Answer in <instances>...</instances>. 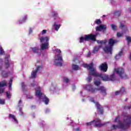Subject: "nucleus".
I'll use <instances>...</instances> for the list:
<instances>
[{
  "instance_id": "1",
  "label": "nucleus",
  "mask_w": 131,
  "mask_h": 131,
  "mask_svg": "<svg viewBox=\"0 0 131 131\" xmlns=\"http://www.w3.org/2000/svg\"><path fill=\"white\" fill-rule=\"evenodd\" d=\"M97 43H99V45L98 46H95L94 47V50L92 51V53L93 54H95V53H97L100 49L103 46H106L104 48H103V51L105 53H107V54H111V55L112 54V50H113V46H114V43L116 42H117V40L113 39L111 38L109 39V40H97ZM106 45H108L106 46Z\"/></svg>"
},
{
  "instance_id": "2",
  "label": "nucleus",
  "mask_w": 131,
  "mask_h": 131,
  "mask_svg": "<svg viewBox=\"0 0 131 131\" xmlns=\"http://www.w3.org/2000/svg\"><path fill=\"white\" fill-rule=\"evenodd\" d=\"M124 118L123 122H120V117H117L114 122L118 123V125L114 124L112 126V129H117V128H121V129H126L129 124H131V116L127 115V114L123 113L122 115Z\"/></svg>"
},
{
  "instance_id": "3",
  "label": "nucleus",
  "mask_w": 131,
  "mask_h": 131,
  "mask_svg": "<svg viewBox=\"0 0 131 131\" xmlns=\"http://www.w3.org/2000/svg\"><path fill=\"white\" fill-rule=\"evenodd\" d=\"M116 74L121 78H125V79L128 78V76L124 72V69L120 67L115 69L113 73L111 76L104 74L102 76V79L103 81H113L116 77Z\"/></svg>"
},
{
  "instance_id": "4",
  "label": "nucleus",
  "mask_w": 131,
  "mask_h": 131,
  "mask_svg": "<svg viewBox=\"0 0 131 131\" xmlns=\"http://www.w3.org/2000/svg\"><path fill=\"white\" fill-rule=\"evenodd\" d=\"M79 63L81 66H83V67L84 68H87V69L89 70V75L87 78L88 81L90 82L92 80L93 77H92L91 75L94 76L95 77H100L103 80V76H104L105 75L97 73V71H96V68H95L93 62L89 64L83 63V61L79 62Z\"/></svg>"
},
{
  "instance_id": "5",
  "label": "nucleus",
  "mask_w": 131,
  "mask_h": 131,
  "mask_svg": "<svg viewBox=\"0 0 131 131\" xmlns=\"http://www.w3.org/2000/svg\"><path fill=\"white\" fill-rule=\"evenodd\" d=\"M32 86H34L35 88V92H36V97L38 98L39 100L40 101H42L43 103L46 105H48L49 104V102L50 100L49 98L45 95L42 93L41 92L40 87L37 85V84L35 83V82H34L33 84H32Z\"/></svg>"
},
{
  "instance_id": "6",
  "label": "nucleus",
  "mask_w": 131,
  "mask_h": 131,
  "mask_svg": "<svg viewBox=\"0 0 131 131\" xmlns=\"http://www.w3.org/2000/svg\"><path fill=\"white\" fill-rule=\"evenodd\" d=\"M53 53L55 54L54 57V63L56 66H62V54H61V50L55 47L52 49Z\"/></svg>"
},
{
  "instance_id": "7",
  "label": "nucleus",
  "mask_w": 131,
  "mask_h": 131,
  "mask_svg": "<svg viewBox=\"0 0 131 131\" xmlns=\"http://www.w3.org/2000/svg\"><path fill=\"white\" fill-rule=\"evenodd\" d=\"M83 86L84 90L91 92V93H97L98 91H100L103 96H106L107 95L106 88L103 86H101L99 88H94L92 85H84Z\"/></svg>"
},
{
  "instance_id": "8",
  "label": "nucleus",
  "mask_w": 131,
  "mask_h": 131,
  "mask_svg": "<svg viewBox=\"0 0 131 131\" xmlns=\"http://www.w3.org/2000/svg\"><path fill=\"white\" fill-rule=\"evenodd\" d=\"M88 40H93V41H96V35L91 34L82 36L80 38L79 42L81 43L84 41H88Z\"/></svg>"
},
{
  "instance_id": "9",
  "label": "nucleus",
  "mask_w": 131,
  "mask_h": 131,
  "mask_svg": "<svg viewBox=\"0 0 131 131\" xmlns=\"http://www.w3.org/2000/svg\"><path fill=\"white\" fill-rule=\"evenodd\" d=\"M88 99L90 101V102H91L92 103H94L95 104L96 107L97 108V110L100 114H103V113L104 112V110H103V107L100 104H99V102L96 101V99L94 97H89Z\"/></svg>"
},
{
  "instance_id": "10",
  "label": "nucleus",
  "mask_w": 131,
  "mask_h": 131,
  "mask_svg": "<svg viewBox=\"0 0 131 131\" xmlns=\"http://www.w3.org/2000/svg\"><path fill=\"white\" fill-rule=\"evenodd\" d=\"M93 124H94V126H96V127H101L103 126V125H105L106 124L101 123V120L99 118L95 119L94 121L86 123V125L88 126H91V125H93Z\"/></svg>"
},
{
  "instance_id": "11",
  "label": "nucleus",
  "mask_w": 131,
  "mask_h": 131,
  "mask_svg": "<svg viewBox=\"0 0 131 131\" xmlns=\"http://www.w3.org/2000/svg\"><path fill=\"white\" fill-rule=\"evenodd\" d=\"M120 28H122V29L123 30V32L117 33V35L118 37H121L123 36V33H126V32H128L127 27L123 24H121L120 25Z\"/></svg>"
},
{
  "instance_id": "12",
  "label": "nucleus",
  "mask_w": 131,
  "mask_h": 131,
  "mask_svg": "<svg viewBox=\"0 0 131 131\" xmlns=\"http://www.w3.org/2000/svg\"><path fill=\"white\" fill-rule=\"evenodd\" d=\"M40 70H42V66H37L36 69L32 72L31 77L32 78H35V77H36V74L37 72H39Z\"/></svg>"
},
{
  "instance_id": "13",
  "label": "nucleus",
  "mask_w": 131,
  "mask_h": 131,
  "mask_svg": "<svg viewBox=\"0 0 131 131\" xmlns=\"http://www.w3.org/2000/svg\"><path fill=\"white\" fill-rule=\"evenodd\" d=\"M3 59L0 58V72H1V74L3 77H8L9 75V73L6 72L5 71H3Z\"/></svg>"
},
{
  "instance_id": "14",
  "label": "nucleus",
  "mask_w": 131,
  "mask_h": 131,
  "mask_svg": "<svg viewBox=\"0 0 131 131\" xmlns=\"http://www.w3.org/2000/svg\"><path fill=\"white\" fill-rule=\"evenodd\" d=\"M30 51L35 54H37L38 55H40V53H41V50L38 47H31L30 48Z\"/></svg>"
},
{
  "instance_id": "15",
  "label": "nucleus",
  "mask_w": 131,
  "mask_h": 131,
  "mask_svg": "<svg viewBox=\"0 0 131 131\" xmlns=\"http://www.w3.org/2000/svg\"><path fill=\"white\" fill-rule=\"evenodd\" d=\"M41 51L48 50L50 48V42H45V43H41L40 45Z\"/></svg>"
},
{
  "instance_id": "16",
  "label": "nucleus",
  "mask_w": 131,
  "mask_h": 131,
  "mask_svg": "<svg viewBox=\"0 0 131 131\" xmlns=\"http://www.w3.org/2000/svg\"><path fill=\"white\" fill-rule=\"evenodd\" d=\"M40 43L45 42H50V36H42L39 37Z\"/></svg>"
},
{
  "instance_id": "17",
  "label": "nucleus",
  "mask_w": 131,
  "mask_h": 131,
  "mask_svg": "<svg viewBox=\"0 0 131 131\" xmlns=\"http://www.w3.org/2000/svg\"><path fill=\"white\" fill-rule=\"evenodd\" d=\"M52 14L53 17H54V19L55 21H56V23L61 22L62 21L61 18H60L59 15H58V12L56 11H52Z\"/></svg>"
},
{
  "instance_id": "18",
  "label": "nucleus",
  "mask_w": 131,
  "mask_h": 131,
  "mask_svg": "<svg viewBox=\"0 0 131 131\" xmlns=\"http://www.w3.org/2000/svg\"><path fill=\"white\" fill-rule=\"evenodd\" d=\"M99 69L101 70V71H103V72H106L107 70H108V65L106 62L102 63L99 66Z\"/></svg>"
},
{
  "instance_id": "19",
  "label": "nucleus",
  "mask_w": 131,
  "mask_h": 131,
  "mask_svg": "<svg viewBox=\"0 0 131 131\" xmlns=\"http://www.w3.org/2000/svg\"><path fill=\"white\" fill-rule=\"evenodd\" d=\"M7 85V82L6 81H2L0 82V94H3L5 91L4 86Z\"/></svg>"
},
{
  "instance_id": "20",
  "label": "nucleus",
  "mask_w": 131,
  "mask_h": 131,
  "mask_svg": "<svg viewBox=\"0 0 131 131\" xmlns=\"http://www.w3.org/2000/svg\"><path fill=\"white\" fill-rule=\"evenodd\" d=\"M59 23H61V22L57 23V20H55V23H54L53 25V29H54V30H55V31H58L61 27V24Z\"/></svg>"
},
{
  "instance_id": "21",
  "label": "nucleus",
  "mask_w": 131,
  "mask_h": 131,
  "mask_svg": "<svg viewBox=\"0 0 131 131\" xmlns=\"http://www.w3.org/2000/svg\"><path fill=\"white\" fill-rule=\"evenodd\" d=\"M9 118L11 119V120L14 122V123H15V124H18V120H17V118H16V116H15V115L13 114H10Z\"/></svg>"
},
{
  "instance_id": "22",
  "label": "nucleus",
  "mask_w": 131,
  "mask_h": 131,
  "mask_svg": "<svg viewBox=\"0 0 131 131\" xmlns=\"http://www.w3.org/2000/svg\"><path fill=\"white\" fill-rule=\"evenodd\" d=\"M22 107H23V105H22V100H20L18 101V108L19 109L20 115H23V112H22Z\"/></svg>"
},
{
  "instance_id": "23",
  "label": "nucleus",
  "mask_w": 131,
  "mask_h": 131,
  "mask_svg": "<svg viewBox=\"0 0 131 131\" xmlns=\"http://www.w3.org/2000/svg\"><path fill=\"white\" fill-rule=\"evenodd\" d=\"M106 30V25H101L99 26L96 27V30L97 31H101V30Z\"/></svg>"
},
{
  "instance_id": "24",
  "label": "nucleus",
  "mask_w": 131,
  "mask_h": 131,
  "mask_svg": "<svg viewBox=\"0 0 131 131\" xmlns=\"http://www.w3.org/2000/svg\"><path fill=\"white\" fill-rule=\"evenodd\" d=\"M10 61V55H8L5 57V66L6 68H8L10 66L9 61Z\"/></svg>"
},
{
  "instance_id": "25",
  "label": "nucleus",
  "mask_w": 131,
  "mask_h": 131,
  "mask_svg": "<svg viewBox=\"0 0 131 131\" xmlns=\"http://www.w3.org/2000/svg\"><path fill=\"white\" fill-rule=\"evenodd\" d=\"M123 94H125V89L123 87L121 89L120 91L115 93V95H122Z\"/></svg>"
},
{
  "instance_id": "26",
  "label": "nucleus",
  "mask_w": 131,
  "mask_h": 131,
  "mask_svg": "<svg viewBox=\"0 0 131 131\" xmlns=\"http://www.w3.org/2000/svg\"><path fill=\"white\" fill-rule=\"evenodd\" d=\"M57 90H58V88L56 85H52L50 88V91L51 92H56Z\"/></svg>"
},
{
  "instance_id": "27",
  "label": "nucleus",
  "mask_w": 131,
  "mask_h": 131,
  "mask_svg": "<svg viewBox=\"0 0 131 131\" xmlns=\"http://www.w3.org/2000/svg\"><path fill=\"white\" fill-rule=\"evenodd\" d=\"M72 68H73V70L77 71V70H79V69H80V67L78 66V65L73 64Z\"/></svg>"
},
{
  "instance_id": "28",
  "label": "nucleus",
  "mask_w": 131,
  "mask_h": 131,
  "mask_svg": "<svg viewBox=\"0 0 131 131\" xmlns=\"http://www.w3.org/2000/svg\"><path fill=\"white\" fill-rule=\"evenodd\" d=\"M28 19V16L27 15H25L22 17V20L24 21V23H25L26 21H27V19Z\"/></svg>"
},
{
  "instance_id": "29",
  "label": "nucleus",
  "mask_w": 131,
  "mask_h": 131,
  "mask_svg": "<svg viewBox=\"0 0 131 131\" xmlns=\"http://www.w3.org/2000/svg\"><path fill=\"white\" fill-rule=\"evenodd\" d=\"M123 52H122V51H120L119 54L118 55H117L116 56V59H119V58H120V57H121L122 55H123Z\"/></svg>"
},
{
  "instance_id": "30",
  "label": "nucleus",
  "mask_w": 131,
  "mask_h": 131,
  "mask_svg": "<svg viewBox=\"0 0 131 131\" xmlns=\"http://www.w3.org/2000/svg\"><path fill=\"white\" fill-rule=\"evenodd\" d=\"M0 105H6V99L0 98Z\"/></svg>"
},
{
  "instance_id": "31",
  "label": "nucleus",
  "mask_w": 131,
  "mask_h": 131,
  "mask_svg": "<svg viewBox=\"0 0 131 131\" xmlns=\"http://www.w3.org/2000/svg\"><path fill=\"white\" fill-rule=\"evenodd\" d=\"M24 22L23 21V19H18L16 22V24H17L18 25H20L21 24H23Z\"/></svg>"
},
{
  "instance_id": "32",
  "label": "nucleus",
  "mask_w": 131,
  "mask_h": 131,
  "mask_svg": "<svg viewBox=\"0 0 131 131\" xmlns=\"http://www.w3.org/2000/svg\"><path fill=\"white\" fill-rule=\"evenodd\" d=\"M13 81V80L11 79L9 82V88L10 91H12V82Z\"/></svg>"
},
{
  "instance_id": "33",
  "label": "nucleus",
  "mask_w": 131,
  "mask_h": 131,
  "mask_svg": "<svg viewBox=\"0 0 131 131\" xmlns=\"http://www.w3.org/2000/svg\"><path fill=\"white\" fill-rule=\"evenodd\" d=\"M100 84L101 82L99 81V80L94 81V84H95L97 86H98V85H100Z\"/></svg>"
},
{
  "instance_id": "34",
  "label": "nucleus",
  "mask_w": 131,
  "mask_h": 131,
  "mask_svg": "<svg viewBox=\"0 0 131 131\" xmlns=\"http://www.w3.org/2000/svg\"><path fill=\"white\" fill-rule=\"evenodd\" d=\"M95 24H97V25H99V24H101V19H97L95 21Z\"/></svg>"
},
{
  "instance_id": "35",
  "label": "nucleus",
  "mask_w": 131,
  "mask_h": 131,
  "mask_svg": "<svg viewBox=\"0 0 131 131\" xmlns=\"http://www.w3.org/2000/svg\"><path fill=\"white\" fill-rule=\"evenodd\" d=\"M5 54V51H4V49L0 46V55H4Z\"/></svg>"
},
{
  "instance_id": "36",
  "label": "nucleus",
  "mask_w": 131,
  "mask_h": 131,
  "mask_svg": "<svg viewBox=\"0 0 131 131\" xmlns=\"http://www.w3.org/2000/svg\"><path fill=\"white\" fill-rule=\"evenodd\" d=\"M12 96V95L11 94V93L10 92H6V96L7 98L9 99H11V96Z\"/></svg>"
},
{
  "instance_id": "37",
  "label": "nucleus",
  "mask_w": 131,
  "mask_h": 131,
  "mask_svg": "<svg viewBox=\"0 0 131 131\" xmlns=\"http://www.w3.org/2000/svg\"><path fill=\"white\" fill-rule=\"evenodd\" d=\"M114 15L115 16H119L120 15V12L118 11H116L114 12Z\"/></svg>"
},
{
  "instance_id": "38",
  "label": "nucleus",
  "mask_w": 131,
  "mask_h": 131,
  "mask_svg": "<svg viewBox=\"0 0 131 131\" xmlns=\"http://www.w3.org/2000/svg\"><path fill=\"white\" fill-rule=\"evenodd\" d=\"M111 26L113 30H116V25L112 24L111 25Z\"/></svg>"
},
{
  "instance_id": "39",
  "label": "nucleus",
  "mask_w": 131,
  "mask_h": 131,
  "mask_svg": "<svg viewBox=\"0 0 131 131\" xmlns=\"http://www.w3.org/2000/svg\"><path fill=\"white\" fill-rule=\"evenodd\" d=\"M47 30H43L41 32V35H45V34H46L47 32Z\"/></svg>"
},
{
  "instance_id": "40",
  "label": "nucleus",
  "mask_w": 131,
  "mask_h": 131,
  "mask_svg": "<svg viewBox=\"0 0 131 131\" xmlns=\"http://www.w3.org/2000/svg\"><path fill=\"white\" fill-rule=\"evenodd\" d=\"M63 80H64V81H65V82H66V83H67V82H69V79H68L66 77H63Z\"/></svg>"
},
{
  "instance_id": "41",
  "label": "nucleus",
  "mask_w": 131,
  "mask_h": 131,
  "mask_svg": "<svg viewBox=\"0 0 131 131\" xmlns=\"http://www.w3.org/2000/svg\"><path fill=\"white\" fill-rule=\"evenodd\" d=\"M33 32V28H30L29 29V34H31Z\"/></svg>"
},
{
  "instance_id": "42",
  "label": "nucleus",
  "mask_w": 131,
  "mask_h": 131,
  "mask_svg": "<svg viewBox=\"0 0 131 131\" xmlns=\"http://www.w3.org/2000/svg\"><path fill=\"white\" fill-rule=\"evenodd\" d=\"M126 40L128 42H130L131 41V37H126Z\"/></svg>"
},
{
  "instance_id": "43",
  "label": "nucleus",
  "mask_w": 131,
  "mask_h": 131,
  "mask_svg": "<svg viewBox=\"0 0 131 131\" xmlns=\"http://www.w3.org/2000/svg\"><path fill=\"white\" fill-rule=\"evenodd\" d=\"M67 120H70L71 124H70V125H71V124L73 122V121L71 120V118H67Z\"/></svg>"
},
{
  "instance_id": "44",
  "label": "nucleus",
  "mask_w": 131,
  "mask_h": 131,
  "mask_svg": "<svg viewBox=\"0 0 131 131\" xmlns=\"http://www.w3.org/2000/svg\"><path fill=\"white\" fill-rule=\"evenodd\" d=\"M51 110L49 108H46L45 110V113H49L50 112Z\"/></svg>"
},
{
  "instance_id": "45",
  "label": "nucleus",
  "mask_w": 131,
  "mask_h": 131,
  "mask_svg": "<svg viewBox=\"0 0 131 131\" xmlns=\"http://www.w3.org/2000/svg\"><path fill=\"white\" fill-rule=\"evenodd\" d=\"M27 99H33V97H32V96H31L30 95H28L27 96Z\"/></svg>"
},
{
  "instance_id": "46",
  "label": "nucleus",
  "mask_w": 131,
  "mask_h": 131,
  "mask_svg": "<svg viewBox=\"0 0 131 131\" xmlns=\"http://www.w3.org/2000/svg\"><path fill=\"white\" fill-rule=\"evenodd\" d=\"M21 87L23 88V89H24V88L25 87V83L24 82L21 83Z\"/></svg>"
},
{
  "instance_id": "47",
  "label": "nucleus",
  "mask_w": 131,
  "mask_h": 131,
  "mask_svg": "<svg viewBox=\"0 0 131 131\" xmlns=\"http://www.w3.org/2000/svg\"><path fill=\"white\" fill-rule=\"evenodd\" d=\"M91 54H92V53H91V52H88V53L87 54V57H91Z\"/></svg>"
},
{
  "instance_id": "48",
  "label": "nucleus",
  "mask_w": 131,
  "mask_h": 131,
  "mask_svg": "<svg viewBox=\"0 0 131 131\" xmlns=\"http://www.w3.org/2000/svg\"><path fill=\"white\" fill-rule=\"evenodd\" d=\"M76 89V86H75V85H73L72 86V90H73V91H74V90H75Z\"/></svg>"
},
{
  "instance_id": "49",
  "label": "nucleus",
  "mask_w": 131,
  "mask_h": 131,
  "mask_svg": "<svg viewBox=\"0 0 131 131\" xmlns=\"http://www.w3.org/2000/svg\"><path fill=\"white\" fill-rule=\"evenodd\" d=\"M75 131H80V130H79V129L78 128H77Z\"/></svg>"
},
{
  "instance_id": "50",
  "label": "nucleus",
  "mask_w": 131,
  "mask_h": 131,
  "mask_svg": "<svg viewBox=\"0 0 131 131\" xmlns=\"http://www.w3.org/2000/svg\"><path fill=\"white\" fill-rule=\"evenodd\" d=\"M82 102H84V101H85V100L84 99V98H83V99H82Z\"/></svg>"
},
{
  "instance_id": "51",
  "label": "nucleus",
  "mask_w": 131,
  "mask_h": 131,
  "mask_svg": "<svg viewBox=\"0 0 131 131\" xmlns=\"http://www.w3.org/2000/svg\"><path fill=\"white\" fill-rule=\"evenodd\" d=\"M76 61H78V60L77 59L74 60V62H76Z\"/></svg>"
},
{
  "instance_id": "52",
  "label": "nucleus",
  "mask_w": 131,
  "mask_h": 131,
  "mask_svg": "<svg viewBox=\"0 0 131 131\" xmlns=\"http://www.w3.org/2000/svg\"><path fill=\"white\" fill-rule=\"evenodd\" d=\"M128 108V109H131V105L130 106H129Z\"/></svg>"
},
{
  "instance_id": "53",
  "label": "nucleus",
  "mask_w": 131,
  "mask_h": 131,
  "mask_svg": "<svg viewBox=\"0 0 131 131\" xmlns=\"http://www.w3.org/2000/svg\"><path fill=\"white\" fill-rule=\"evenodd\" d=\"M127 2H130V0H127Z\"/></svg>"
},
{
  "instance_id": "54",
  "label": "nucleus",
  "mask_w": 131,
  "mask_h": 131,
  "mask_svg": "<svg viewBox=\"0 0 131 131\" xmlns=\"http://www.w3.org/2000/svg\"><path fill=\"white\" fill-rule=\"evenodd\" d=\"M103 17H106V15H103Z\"/></svg>"
},
{
  "instance_id": "55",
  "label": "nucleus",
  "mask_w": 131,
  "mask_h": 131,
  "mask_svg": "<svg viewBox=\"0 0 131 131\" xmlns=\"http://www.w3.org/2000/svg\"><path fill=\"white\" fill-rule=\"evenodd\" d=\"M81 93H82V92H80V94H81Z\"/></svg>"
}]
</instances>
